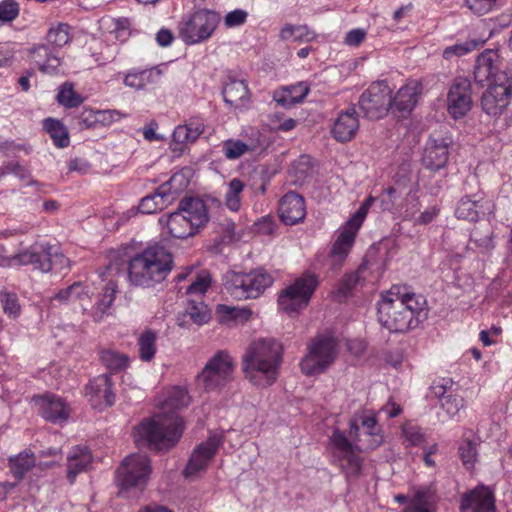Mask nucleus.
<instances>
[{
  "instance_id": "20e7f679",
  "label": "nucleus",
  "mask_w": 512,
  "mask_h": 512,
  "mask_svg": "<svg viewBox=\"0 0 512 512\" xmlns=\"http://www.w3.org/2000/svg\"><path fill=\"white\" fill-rule=\"evenodd\" d=\"M172 268V254L161 245H153L130 259L128 278L136 286L154 287L166 279Z\"/></svg>"
},
{
  "instance_id": "f257e3e1",
  "label": "nucleus",
  "mask_w": 512,
  "mask_h": 512,
  "mask_svg": "<svg viewBox=\"0 0 512 512\" xmlns=\"http://www.w3.org/2000/svg\"><path fill=\"white\" fill-rule=\"evenodd\" d=\"M350 441L344 432L335 429L329 438L332 462L348 479L358 478L362 471L363 459L358 454L360 446L374 450L383 442L381 427L373 413L356 414L350 420Z\"/></svg>"
},
{
  "instance_id": "37998d69",
  "label": "nucleus",
  "mask_w": 512,
  "mask_h": 512,
  "mask_svg": "<svg viewBox=\"0 0 512 512\" xmlns=\"http://www.w3.org/2000/svg\"><path fill=\"white\" fill-rule=\"evenodd\" d=\"M244 187V183L238 178H234L229 182L228 190L225 194V203L229 210L236 212L240 209V195L243 192Z\"/></svg>"
},
{
  "instance_id": "3c124183",
  "label": "nucleus",
  "mask_w": 512,
  "mask_h": 512,
  "mask_svg": "<svg viewBox=\"0 0 512 512\" xmlns=\"http://www.w3.org/2000/svg\"><path fill=\"white\" fill-rule=\"evenodd\" d=\"M0 302L5 314L12 318H16L20 314V304L15 293L1 292Z\"/></svg>"
},
{
  "instance_id": "ddd939ff",
  "label": "nucleus",
  "mask_w": 512,
  "mask_h": 512,
  "mask_svg": "<svg viewBox=\"0 0 512 512\" xmlns=\"http://www.w3.org/2000/svg\"><path fill=\"white\" fill-rule=\"evenodd\" d=\"M150 459L145 454H131L127 456L117 469V481L121 488L143 489L151 474Z\"/></svg>"
},
{
  "instance_id": "412c9836",
  "label": "nucleus",
  "mask_w": 512,
  "mask_h": 512,
  "mask_svg": "<svg viewBox=\"0 0 512 512\" xmlns=\"http://www.w3.org/2000/svg\"><path fill=\"white\" fill-rule=\"evenodd\" d=\"M460 512H496L493 492L485 486H477L461 496Z\"/></svg>"
},
{
  "instance_id": "338daca9",
  "label": "nucleus",
  "mask_w": 512,
  "mask_h": 512,
  "mask_svg": "<svg viewBox=\"0 0 512 512\" xmlns=\"http://www.w3.org/2000/svg\"><path fill=\"white\" fill-rule=\"evenodd\" d=\"M366 34L367 33H366L365 29H362V28L352 29L346 34V36L344 38V44H346L348 46L357 47L363 42V40L366 37Z\"/></svg>"
},
{
  "instance_id": "4468645a",
  "label": "nucleus",
  "mask_w": 512,
  "mask_h": 512,
  "mask_svg": "<svg viewBox=\"0 0 512 512\" xmlns=\"http://www.w3.org/2000/svg\"><path fill=\"white\" fill-rule=\"evenodd\" d=\"M496 84H489L482 94L481 107L489 116L501 115L510 103L512 94V78L508 74H500Z\"/></svg>"
},
{
  "instance_id": "ea45409f",
  "label": "nucleus",
  "mask_w": 512,
  "mask_h": 512,
  "mask_svg": "<svg viewBox=\"0 0 512 512\" xmlns=\"http://www.w3.org/2000/svg\"><path fill=\"white\" fill-rule=\"evenodd\" d=\"M183 317L189 318L196 325H203L209 321L210 311L202 301L191 300L185 309Z\"/></svg>"
},
{
  "instance_id": "4d7b16f0",
  "label": "nucleus",
  "mask_w": 512,
  "mask_h": 512,
  "mask_svg": "<svg viewBox=\"0 0 512 512\" xmlns=\"http://www.w3.org/2000/svg\"><path fill=\"white\" fill-rule=\"evenodd\" d=\"M46 263L50 264L49 272H62L68 267L69 259L57 249H54L53 246L49 245V257L46 259Z\"/></svg>"
},
{
  "instance_id": "e2e57ef3",
  "label": "nucleus",
  "mask_w": 512,
  "mask_h": 512,
  "mask_svg": "<svg viewBox=\"0 0 512 512\" xmlns=\"http://www.w3.org/2000/svg\"><path fill=\"white\" fill-rule=\"evenodd\" d=\"M248 17V13L242 9H235L226 14L224 24L228 28L238 27L243 25Z\"/></svg>"
},
{
  "instance_id": "c9c22d12",
  "label": "nucleus",
  "mask_w": 512,
  "mask_h": 512,
  "mask_svg": "<svg viewBox=\"0 0 512 512\" xmlns=\"http://www.w3.org/2000/svg\"><path fill=\"white\" fill-rule=\"evenodd\" d=\"M44 128L52 138L55 146L65 148L69 145V134L62 122L53 118H47L44 121Z\"/></svg>"
},
{
  "instance_id": "e433bc0d",
  "label": "nucleus",
  "mask_w": 512,
  "mask_h": 512,
  "mask_svg": "<svg viewBox=\"0 0 512 512\" xmlns=\"http://www.w3.org/2000/svg\"><path fill=\"white\" fill-rule=\"evenodd\" d=\"M56 101L59 105L71 109L79 107L84 102V97L75 91L71 82H65L58 88Z\"/></svg>"
},
{
  "instance_id": "9d476101",
  "label": "nucleus",
  "mask_w": 512,
  "mask_h": 512,
  "mask_svg": "<svg viewBox=\"0 0 512 512\" xmlns=\"http://www.w3.org/2000/svg\"><path fill=\"white\" fill-rule=\"evenodd\" d=\"M318 284L315 274H303L280 292L278 296L279 309L290 316L298 314L308 306Z\"/></svg>"
},
{
  "instance_id": "603ef678",
  "label": "nucleus",
  "mask_w": 512,
  "mask_h": 512,
  "mask_svg": "<svg viewBox=\"0 0 512 512\" xmlns=\"http://www.w3.org/2000/svg\"><path fill=\"white\" fill-rule=\"evenodd\" d=\"M172 137L171 149L174 152L182 153L187 144L194 143V140L190 139V135L184 125H178L175 128Z\"/></svg>"
},
{
  "instance_id": "052dcab7",
  "label": "nucleus",
  "mask_w": 512,
  "mask_h": 512,
  "mask_svg": "<svg viewBox=\"0 0 512 512\" xmlns=\"http://www.w3.org/2000/svg\"><path fill=\"white\" fill-rule=\"evenodd\" d=\"M403 435L408 445L421 446L425 442V436L417 426L407 424L403 427Z\"/></svg>"
},
{
  "instance_id": "6e6d98bb",
  "label": "nucleus",
  "mask_w": 512,
  "mask_h": 512,
  "mask_svg": "<svg viewBox=\"0 0 512 512\" xmlns=\"http://www.w3.org/2000/svg\"><path fill=\"white\" fill-rule=\"evenodd\" d=\"M211 284V277L209 273L202 272L196 276V278L192 281V283L187 286L186 294L187 295H202L204 294Z\"/></svg>"
},
{
  "instance_id": "58836bf2",
  "label": "nucleus",
  "mask_w": 512,
  "mask_h": 512,
  "mask_svg": "<svg viewBox=\"0 0 512 512\" xmlns=\"http://www.w3.org/2000/svg\"><path fill=\"white\" fill-rule=\"evenodd\" d=\"M481 197L474 195V199L469 196L463 197L455 210V215L458 219H464L468 221H476L478 219V202Z\"/></svg>"
},
{
  "instance_id": "c85d7f7f",
  "label": "nucleus",
  "mask_w": 512,
  "mask_h": 512,
  "mask_svg": "<svg viewBox=\"0 0 512 512\" xmlns=\"http://www.w3.org/2000/svg\"><path fill=\"white\" fill-rule=\"evenodd\" d=\"M35 65L44 73H55L60 65V59L48 45L39 44L31 50Z\"/></svg>"
},
{
  "instance_id": "bb28decb",
  "label": "nucleus",
  "mask_w": 512,
  "mask_h": 512,
  "mask_svg": "<svg viewBox=\"0 0 512 512\" xmlns=\"http://www.w3.org/2000/svg\"><path fill=\"white\" fill-rule=\"evenodd\" d=\"M417 100V87L414 85L403 86L392 97V112L398 117L406 118L412 112Z\"/></svg>"
},
{
  "instance_id": "4c0bfd02",
  "label": "nucleus",
  "mask_w": 512,
  "mask_h": 512,
  "mask_svg": "<svg viewBox=\"0 0 512 512\" xmlns=\"http://www.w3.org/2000/svg\"><path fill=\"white\" fill-rule=\"evenodd\" d=\"M282 40H292L295 42H310L316 38V34L306 25H285L280 31Z\"/></svg>"
},
{
  "instance_id": "1a4fd4ad",
  "label": "nucleus",
  "mask_w": 512,
  "mask_h": 512,
  "mask_svg": "<svg viewBox=\"0 0 512 512\" xmlns=\"http://www.w3.org/2000/svg\"><path fill=\"white\" fill-rule=\"evenodd\" d=\"M338 343L333 336L319 335L308 346V353L300 363L308 376L323 373L336 359Z\"/></svg>"
},
{
  "instance_id": "8fccbe9b",
  "label": "nucleus",
  "mask_w": 512,
  "mask_h": 512,
  "mask_svg": "<svg viewBox=\"0 0 512 512\" xmlns=\"http://www.w3.org/2000/svg\"><path fill=\"white\" fill-rule=\"evenodd\" d=\"M441 407L450 418H454L464 408V398L456 394H448L442 399Z\"/></svg>"
},
{
  "instance_id": "680f3d73",
  "label": "nucleus",
  "mask_w": 512,
  "mask_h": 512,
  "mask_svg": "<svg viewBox=\"0 0 512 512\" xmlns=\"http://www.w3.org/2000/svg\"><path fill=\"white\" fill-rule=\"evenodd\" d=\"M466 5L475 14L484 15L493 10L497 0H466Z\"/></svg>"
},
{
  "instance_id": "b1692460",
  "label": "nucleus",
  "mask_w": 512,
  "mask_h": 512,
  "mask_svg": "<svg viewBox=\"0 0 512 512\" xmlns=\"http://www.w3.org/2000/svg\"><path fill=\"white\" fill-rule=\"evenodd\" d=\"M359 129L358 113L354 105L341 111L335 119L331 134L332 137L341 143L351 141Z\"/></svg>"
},
{
  "instance_id": "9b49d317",
  "label": "nucleus",
  "mask_w": 512,
  "mask_h": 512,
  "mask_svg": "<svg viewBox=\"0 0 512 512\" xmlns=\"http://www.w3.org/2000/svg\"><path fill=\"white\" fill-rule=\"evenodd\" d=\"M358 107L368 120L384 118L392 107V89L386 80H378L360 95Z\"/></svg>"
},
{
  "instance_id": "de8ad7c7",
  "label": "nucleus",
  "mask_w": 512,
  "mask_h": 512,
  "mask_svg": "<svg viewBox=\"0 0 512 512\" xmlns=\"http://www.w3.org/2000/svg\"><path fill=\"white\" fill-rule=\"evenodd\" d=\"M110 28L109 34L116 41L124 43L130 37V21L127 18L113 19Z\"/></svg>"
},
{
  "instance_id": "774afa93",
  "label": "nucleus",
  "mask_w": 512,
  "mask_h": 512,
  "mask_svg": "<svg viewBox=\"0 0 512 512\" xmlns=\"http://www.w3.org/2000/svg\"><path fill=\"white\" fill-rule=\"evenodd\" d=\"M186 126L187 132L190 135V139L194 142L204 132V123L200 118H191L187 123L183 124Z\"/></svg>"
},
{
  "instance_id": "7c9ffc66",
  "label": "nucleus",
  "mask_w": 512,
  "mask_h": 512,
  "mask_svg": "<svg viewBox=\"0 0 512 512\" xmlns=\"http://www.w3.org/2000/svg\"><path fill=\"white\" fill-rule=\"evenodd\" d=\"M35 464L36 457L34 453L27 450L8 458L9 470L17 482L22 481Z\"/></svg>"
},
{
  "instance_id": "5701e85b",
  "label": "nucleus",
  "mask_w": 512,
  "mask_h": 512,
  "mask_svg": "<svg viewBox=\"0 0 512 512\" xmlns=\"http://www.w3.org/2000/svg\"><path fill=\"white\" fill-rule=\"evenodd\" d=\"M182 178V175L174 174L169 181L158 187L155 194L142 198L138 206L139 212L152 214L163 209L165 202L172 200L173 195L178 192L179 188L175 187V183Z\"/></svg>"
},
{
  "instance_id": "6ab92c4d",
  "label": "nucleus",
  "mask_w": 512,
  "mask_h": 512,
  "mask_svg": "<svg viewBox=\"0 0 512 512\" xmlns=\"http://www.w3.org/2000/svg\"><path fill=\"white\" fill-rule=\"evenodd\" d=\"M451 143L452 140L448 136H431L428 139L424 149V154L422 157L423 165L426 168L434 171L443 168L448 162V147L451 145Z\"/></svg>"
},
{
  "instance_id": "69168bd1",
  "label": "nucleus",
  "mask_w": 512,
  "mask_h": 512,
  "mask_svg": "<svg viewBox=\"0 0 512 512\" xmlns=\"http://www.w3.org/2000/svg\"><path fill=\"white\" fill-rule=\"evenodd\" d=\"M381 208L384 211H392L395 208L396 189L394 187L386 188L381 196Z\"/></svg>"
},
{
  "instance_id": "cd10ccee",
  "label": "nucleus",
  "mask_w": 512,
  "mask_h": 512,
  "mask_svg": "<svg viewBox=\"0 0 512 512\" xmlns=\"http://www.w3.org/2000/svg\"><path fill=\"white\" fill-rule=\"evenodd\" d=\"M309 91L310 88L306 82H299L295 85L284 87L280 91H275L273 99L282 107L290 108L303 102Z\"/></svg>"
},
{
  "instance_id": "6e6552de",
  "label": "nucleus",
  "mask_w": 512,
  "mask_h": 512,
  "mask_svg": "<svg viewBox=\"0 0 512 512\" xmlns=\"http://www.w3.org/2000/svg\"><path fill=\"white\" fill-rule=\"evenodd\" d=\"M220 20V14L214 10L197 9L178 21V36L186 45L203 43L212 37Z\"/></svg>"
},
{
  "instance_id": "f8f14e48",
  "label": "nucleus",
  "mask_w": 512,
  "mask_h": 512,
  "mask_svg": "<svg viewBox=\"0 0 512 512\" xmlns=\"http://www.w3.org/2000/svg\"><path fill=\"white\" fill-rule=\"evenodd\" d=\"M235 363L224 351L216 353L205 365L197 380L206 391H214L233 379Z\"/></svg>"
},
{
  "instance_id": "dca6fc26",
  "label": "nucleus",
  "mask_w": 512,
  "mask_h": 512,
  "mask_svg": "<svg viewBox=\"0 0 512 512\" xmlns=\"http://www.w3.org/2000/svg\"><path fill=\"white\" fill-rule=\"evenodd\" d=\"M471 83L467 78H456L447 95L448 112L454 119L463 118L472 108Z\"/></svg>"
},
{
  "instance_id": "864d4df0",
  "label": "nucleus",
  "mask_w": 512,
  "mask_h": 512,
  "mask_svg": "<svg viewBox=\"0 0 512 512\" xmlns=\"http://www.w3.org/2000/svg\"><path fill=\"white\" fill-rule=\"evenodd\" d=\"M189 404L190 396L187 390L181 387L173 388L166 402L167 407L173 409H181Z\"/></svg>"
},
{
  "instance_id": "79ce46f5",
  "label": "nucleus",
  "mask_w": 512,
  "mask_h": 512,
  "mask_svg": "<svg viewBox=\"0 0 512 512\" xmlns=\"http://www.w3.org/2000/svg\"><path fill=\"white\" fill-rule=\"evenodd\" d=\"M156 333L152 330L144 331L138 338L139 356L143 361H150L156 353Z\"/></svg>"
},
{
  "instance_id": "0eeeda50",
  "label": "nucleus",
  "mask_w": 512,
  "mask_h": 512,
  "mask_svg": "<svg viewBox=\"0 0 512 512\" xmlns=\"http://www.w3.org/2000/svg\"><path fill=\"white\" fill-rule=\"evenodd\" d=\"M273 282V276L263 268H257L250 272L229 271L224 276L226 291L237 300L256 299Z\"/></svg>"
},
{
  "instance_id": "a878e982",
  "label": "nucleus",
  "mask_w": 512,
  "mask_h": 512,
  "mask_svg": "<svg viewBox=\"0 0 512 512\" xmlns=\"http://www.w3.org/2000/svg\"><path fill=\"white\" fill-rule=\"evenodd\" d=\"M222 94L229 107L238 109L249 103V89L244 80L229 76L224 83Z\"/></svg>"
},
{
  "instance_id": "f3484780",
  "label": "nucleus",
  "mask_w": 512,
  "mask_h": 512,
  "mask_svg": "<svg viewBox=\"0 0 512 512\" xmlns=\"http://www.w3.org/2000/svg\"><path fill=\"white\" fill-rule=\"evenodd\" d=\"M502 61L497 51L487 49L476 59L474 80L479 85L496 84L500 74H508L501 70Z\"/></svg>"
},
{
  "instance_id": "aec40b11",
  "label": "nucleus",
  "mask_w": 512,
  "mask_h": 512,
  "mask_svg": "<svg viewBox=\"0 0 512 512\" xmlns=\"http://www.w3.org/2000/svg\"><path fill=\"white\" fill-rule=\"evenodd\" d=\"M86 396L95 408L110 407L116 401L113 383L108 374L93 378L86 387Z\"/></svg>"
},
{
  "instance_id": "c03bdc74",
  "label": "nucleus",
  "mask_w": 512,
  "mask_h": 512,
  "mask_svg": "<svg viewBox=\"0 0 512 512\" xmlns=\"http://www.w3.org/2000/svg\"><path fill=\"white\" fill-rule=\"evenodd\" d=\"M250 150L251 146L241 140L228 139L222 143L223 154L228 160H236Z\"/></svg>"
},
{
  "instance_id": "4be33fe9",
  "label": "nucleus",
  "mask_w": 512,
  "mask_h": 512,
  "mask_svg": "<svg viewBox=\"0 0 512 512\" xmlns=\"http://www.w3.org/2000/svg\"><path fill=\"white\" fill-rule=\"evenodd\" d=\"M49 257V244H33L7 259L8 266L31 265L43 273L49 272L50 264L46 263Z\"/></svg>"
},
{
  "instance_id": "393cba45",
  "label": "nucleus",
  "mask_w": 512,
  "mask_h": 512,
  "mask_svg": "<svg viewBox=\"0 0 512 512\" xmlns=\"http://www.w3.org/2000/svg\"><path fill=\"white\" fill-rule=\"evenodd\" d=\"M279 217L286 225H295L305 218L304 198L296 192L286 193L279 202Z\"/></svg>"
},
{
  "instance_id": "f704fd0d",
  "label": "nucleus",
  "mask_w": 512,
  "mask_h": 512,
  "mask_svg": "<svg viewBox=\"0 0 512 512\" xmlns=\"http://www.w3.org/2000/svg\"><path fill=\"white\" fill-rule=\"evenodd\" d=\"M100 361L111 373H118L129 365L126 354L112 349H104L100 352Z\"/></svg>"
},
{
  "instance_id": "a211bd4d",
  "label": "nucleus",
  "mask_w": 512,
  "mask_h": 512,
  "mask_svg": "<svg viewBox=\"0 0 512 512\" xmlns=\"http://www.w3.org/2000/svg\"><path fill=\"white\" fill-rule=\"evenodd\" d=\"M220 445L221 439L217 435H212L205 442L200 443L193 450L186 468L184 469V476L193 477L201 471H204L215 456Z\"/></svg>"
},
{
  "instance_id": "7ed1b4c3",
  "label": "nucleus",
  "mask_w": 512,
  "mask_h": 512,
  "mask_svg": "<svg viewBox=\"0 0 512 512\" xmlns=\"http://www.w3.org/2000/svg\"><path fill=\"white\" fill-rule=\"evenodd\" d=\"M282 360V344L274 338H261L248 346L242 358V370L249 382L264 388L276 381Z\"/></svg>"
},
{
  "instance_id": "5fc2aeb1",
  "label": "nucleus",
  "mask_w": 512,
  "mask_h": 512,
  "mask_svg": "<svg viewBox=\"0 0 512 512\" xmlns=\"http://www.w3.org/2000/svg\"><path fill=\"white\" fill-rule=\"evenodd\" d=\"M101 114L103 113L100 111L95 112L92 109L84 108L83 111L74 119V125L79 130L92 128L100 121L98 119V115Z\"/></svg>"
},
{
  "instance_id": "423d86ee",
  "label": "nucleus",
  "mask_w": 512,
  "mask_h": 512,
  "mask_svg": "<svg viewBox=\"0 0 512 512\" xmlns=\"http://www.w3.org/2000/svg\"><path fill=\"white\" fill-rule=\"evenodd\" d=\"M207 208L203 200L194 197L183 198L178 209L159 219L174 238L186 239L194 236L200 227L208 222Z\"/></svg>"
},
{
  "instance_id": "0e129e2a",
  "label": "nucleus",
  "mask_w": 512,
  "mask_h": 512,
  "mask_svg": "<svg viewBox=\"0 0 512 512\" xmlns=\"http://www.w3.org/2000/svg\"><path fill=\"white\" fill-rule=\"evenodd\" d=\"M359 281L358 273L346 274L338 284L337 294L346 297Z\"/></svg>"
},
{
  "instance_id": "2eb2a0df",
  "label": "nucleus",
  "mask_w": 512,
  "mask_h": 512,
  "mask_svg": "<svg viewBox=\"0 0 512 512\" xmlns=\"http://www.w3.org/2000/svg\"><path fill=\"white\" fill-rule=\"evenodd\" d=\"M38 414L54 424L66 422L70 416V406L64 398L53 393H45L32 398Z\"/></svg>"
},
{
  "instance_id": "72a5a7b5",
  "label": "nucleus",
  "mask_w": 512,
  "mask_h": 512,
  "mask_svg": "<svg viewBox=\"0 0 512 512\" xmlns=\"http://www.w3.org/2000/svg\"><path fill=\"white\" fill-rule=\"evenodd\" d=\"M117 293V285L113 281H109L103 292L96 303L95 310L93 312V318L95 321H101L105 315H108L109 309L112 306L115 295Z\"/></svg>"
},
{
  "instance_id": "c756f323",
  "label": "nucleus",
  "mask_w": 512,
  "mask_h": 512,
  "mask_svg": "<svg viewBox=\"0 0 512 512\" xmlns=\"http://www.w3.org/2000/svg\"><path fill=\"white\" fill-rule=\"evenodd\" d=\"M92 456L86 448L75 447L67 457V478L71 484L76 476L86 471L91 464Z\"/></svg>"
},
{
  "instance_id": "a19ab883",
  "label": "nucleus",
  "mask_w": 512,
  "mask_h": 512,
  "mask_svg": "<svg viewBox=\"0 0 512 512\" xmlns=\"http://www.w3.org/2000/svg\"><path fill=\"white\" fill-rule=\"evenodd\" d=\"M458 454L467 469L473 468L478 457L477 442L464 436L459 443Z\"/></svg>"
},
{
  "instance_id": "09e8293b",
  "label": "nucleus",
  "mask_w": 512,
  "mask_h": 512,
  "mask_svg": "<svg viewBox=\"0 0 512 512\" xmlns=\"http://www.w3.org/2000/svg\"><path fill=\"white\" fill-rule=\"evenodd\" d=\"M375 198L373 196H369L365 199V201L360 205L358 210L354 213V215L346 222V226L358 232L360 229L364 219L367 216V213L374 203Z\"/></svg>"
},
{
  "instance_id": "a18cd8bd",
  "label": "nucleus",
  "mask_w": 512,
  "mask_h": 512,
  "mask_svg": "<svg viewBox=\"0 0 512 512\" xmlns=\"http://www.w3.org/2000/svg\"><path fill=\"white\" fill-rule=\"evenodd\" d=\"M480 45V42L476 40H469L462 43H456L448 46L443 51V57L446 60H451L455 57H461L467 53L475 50Z\"/></svg>"
},
{
  "instance_id": "13d9d810",
  "label": "nucleus",
  "mask_w": 512,
  "mask_h": 512,
  "mask_svg": "<svg viewBox=\"0 0 512 512\" xmlns=\"http://www.w3.org/2000/svg\"><path fill=\"white\" fill-rule=\"evenodd\" d=\"M425 491H417L402 512H430Z\"/></svg>"
},
{
  "instance_id": "49530a36",
  "label": "nucleus",
  "mask_w": 512,
  "mask_h": 512,
  "mask_svg": "<svg viewBox=\"0 0 512 512\" xmlns=\"http://www.w3.org/2000/svg\"><path fill=\"white\" fill-rule=\"evenodd\" d=\"M47 43L53 48H59L66 45L69 41L68 26L59 24L49 29L46 35Z\"/></svg>"
},
{
  "instance_id": "bf43d9fd",
  "label": "nucleus",
  "mask_w": 512,
  "mask_h": 512,
  "mask_svg": "<svg viewBox=\"0 0 512 512\" xmlns=\"http://www.w3.org/2000/svg\"><path fill=\"white\" fill-rule=\"evenodd\" d=\"M19 15V5L15 0L0 2V22H12Z\"/></svg>"
},
{
  "instance_id": "39448f33",
  "label": "nucleus",
  "mask_w": 512,
  "mask_h": 512,
  "mask_svg": "<svg viewBox=\"0 0 512 512\" xmlns=\"http://www.w3.org/2000/svg\"><path fill=\"white\" fill-rule=\"evenodd\" d=\"M182 432V419L171 413L141 422L135 428L134 439L137 445L144 443L157 452H167L177 444Z\"/></svg>"
},
{
  "instance_id": "2f4dec72",
  "label": "nucleus",
  "mask_w": 512,
  "mask_h": 512,
  "mask_svg": "<svg viewBox=\"0 0 512 512\" xmlns=\"http://www.w3.org/2000/svg\"><path fill=\"white\" fill-rule=\"evenodd\" d=\"M356 234V231L345 225L333 244L331 256L340 262L343 261L354 244Z\"/></svg>"
},
{
  "instance_id": "473e14b6",
  "label": "nucleus",
  "mask_w": 512,
  "mask_h": 512,
  "mask_svg": "<svg viewBox=\"0 0 512 512\" xmlns=\"http://www.w3.org/2000/svg\"><path fill=\"white\" fill-rule=\"evenodd\" d=\"M161 75L162 70L159 67L130 72L125 76L124 84L131 88L142 89L147 83L158 81Z\"/></svg>"
},
{
  "instance_id": "f03ea898",
  "label": "nucleus",
  "mask_w": 512,
  "mask_h": 512,
  "mask_svg": "<svg viewBox=\"0 0 512 512\" xmlns=\"http://www.w3.org/2000/svg\"><path fill=\"white\" fill-rule=\"evenodd\" d=\"M379 323L393 333H405L426 319V299L400 286H392L378 302Z\"/></svg>"
}]
</instances>
